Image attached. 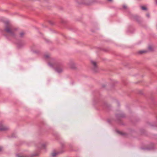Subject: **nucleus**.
<instances>
[{"mask_svg":"<svg viewBox=\"0 0 157 157\" xmlns=\"http://www.w3.org/2000/svg\"><path fill=\"white\" fill-rule=\"evenodd\" d=\"M90 1L91 2L87 3V4L92 5L94 3H97L98 2V1L96 0H92V1Z\"/></svg>","mask_w":157,"mask_h":157,"instance_id":"obj_7","label":"nucleus"},{"mask_svg":"<svg viewBox=\"0 0 157 157\" xmlns=\"http://www.w3.org/2000/svg\"><path fill=\"white\" fill-rule=\"evenodd\" d=\"M15 29L12 27L11 25L8 22L5 29V31L11 36H14L15 35Z\"/></svg>","mask_w":157,"mask_h":157,"instance_id":"obj_1","label":"nucleus"},{"mask_svg":"<svg viewBox=\"0 0 157 157\" xmlns=\"http://www.w3.org/2000/svg\"><path fill=\"white\" fill-rule=\"evenodd\" d=\"M38 155V154H33L32 155L30 156H19L18 155H17L16 156L17 157H33V156H37Z\"/></svg>","mask_w":157,"mask_h":157,"instance_id":"obj_8","label":"nucleus"},{"mask_svg":"<svg viewBox=\"0 0 157 157\" xmlns=\"http://www.w3.org/2000/svg\"><path fill=\"white\" fill-rule=\"evenodd\" d=\"M69 67L72 69H75L76 68V65L73 62H71L69 63Z\"/></svg>","mask_w":157,"mask_h":157,"instance_id":"obj_5","label":"nucleus"},{"mask_svg":"<svg viewBox=\"0 0 157 157\" xmlns=\"http://www.w3.org/2000/svg\"><path fill=\"white\" fill-rule=\"evenodd\" d=\"M56 71L59 73L62 72L63 71V66H59L58 65L55 69Z\"/></svg>","mask_w":157,"mask_h":157,"instance_id":"obj_3","label":"nucleus"},{"mask_svg":"<svg viewBox=\"0 0 157 157\" xmlns=\"http://www.w3.org/2000/svg\"><path fill=\"white\" fill-rule=\"evenodd\" d=\"M25 33L23 32H21L20 33V35L21 37H22L24 35Z\"/></svg>","mask_w":157,"mask_h":157,"instance_id":"obj_12","label":"nucleus"},{"mask_svg":"<svg viewBox=\"0 0 157 157\" xmlns=\"http://www.w3.org/2000/svg\"><path fill=\"white\" fill-rule=\"evenodd\" d=\"M59 154V152H54L52 154V157H55L57 155Z\"/></svg>","mask_w":157,"mask_h":157,"instance_id":"obj_9","label":"nucleus"},{"mask_svg":"<svg viewBox=\"0 0 157 157\" xmlns=\"http://www.w3.org/2000/svg\"><path fill=\"white\" fill-rule=\"evenodd\" d=\"M146 16L148 18H149L150 17V15L149 13L147 14Z\"/></svg>","mask_w":157,"mask_h":157,"instance_id":"obj_16","label":"nucleus"},{"mask_svg":"<svg viewBox=\"0 0 157 157\" xmlns=\"http://www.w3.org/2000/svg\"><path fill=\"white\" fill-rule=\"evenodd\" d=\"M109 1H111L112 0H108Z\"/></svg>","mask_w":157,"mask_h":157,"instance_id":"obj_17","label":"nucleus"},{"mask_svg":"<svg viewBox=\"0 0 157 157\" xmlns=\"http://www.w3.org/2000/svg\"><path fill=\"white\" fill-rule=\"evenodd\" d=\"M90 62L93 66V70L94 72H96L98 69L97 63L95 61L93 60H91Z\"/></svg>","mask_w":157,"mask_h":157,"instance_id":"obj_2","label":"nucleus"},{"mask_svg":"<svg viewBox=\"0 0 157 157\" xmlns=\"http://www.w3.org/2000/svg\"><path fill=\"white\" fill-rule=\"evenodd\" d=\"M146 52V51H140L139 52V53L140 54L144 53Z\"/></svg>","mask_w":157,"mask_h":157,"instance_id":"obj_14","label":"nucleus"},{"mask_svg":"<svg viewBox=\"0 0 157 157\" xmlns=\"http://www.w3.org/2000/svg\"><path fill=\"white\" fill-rule=\"evenodd\" d=\"M8 128L3 124H1V131H6L8 130Z\"/></svg>","mask_w":157,"mask_h":157,"instance_id":"obj_4","label":"nucleus"},{"mask_svg":"<svg viewBox=\"0 0 157 157\" xmlns=\"http://www.w3.org/2000/svg\"><path fill=\"white\" fill-rule=\"evenodd\" d=\"M90 1H92V0H84L83 3L87 5H91L87 4V3L91 2Z\"/></svg>","mask_w":157,"mask_h":157,"instance_id":"obj_6","label":"nucleus"},{"mask_svg":"<svg viewBox=\"0 0 157 157\" xmlns=\"http://www.w3.org/2000/svg\"><path fill=\"white\" fill-rule=\"evenodd\" d=\"M123 8L125 9H126L127 8V7L126 5H124L123 6Z\"/></svg>","mask_w":157,"mask_h":157,"instance_id":"obj_13","label":"nucleus"},{"mask_svg":"<svg viewBox=\"0 0 157 157\" xmlns=\"http://www.w3.org/2000/svg\"><path fill=\"white\" fill-rule=\"evenodd\" d=\"M148 49H149V50H150V51H152V48L151 46L149 47Z\"/></svg>","mask_w":157,"mask_h":157,"instance_id":"obj_15","label":"nucleus"},{"mask_svg":"<svg viewBox=\"0 0 157 157\" xmlns=\"http://www.w3.org/2000/svg\"><path fill=\"white\" fill-rule=\"evenodd\" d=\"M141 8L142 9V10H147V8L143 6H141Z\"/></svg>","mask_w":157,"mask_h":157,"instance_id":"obj_11","label":"nucleus"},{"mask_svg":"<svg viewBox=\"0 0 157 157\" xmlns=\"http://www.w3.org/2000/svg\"><path fill=\"white\" fill-rule=\"evenodd\" d=\"M44 56L45 59H48L49 57V55L48 54H45Z\"/></svg>","mask_w":157,"mask_h":157,"instance_id":"obj_10","label":"nucleus"}]
</instances>
